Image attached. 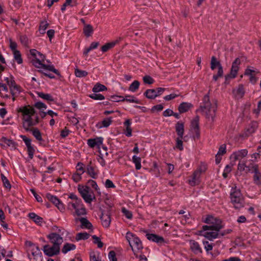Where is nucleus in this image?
Returning a JSON list of instances; mask_svg holds the SVG:
<instances>
[{"label": "nucleus", "mask_w": 261, "mask_h": 261, "mask_svg": "<svg viewBox=\"0 0 261 261\" xmlns=\"http://www.w3.org/2000/svg\"><path fill=\"white\" fill-rule=\"evenodd\" d=\"M17 112L22 115V127L26 132H30L31 128L33 127V117L36 111L33 106L27 105L21 107L17 109Z\"/></svg>", "instance_id": "nucleus-1"}, {"label": "nucleus", "mask_w": 261, "mask_h": 261, "mask_svg": "<svg viewBox=\"0 0 261 261\" xmlns=\"http://www.w3.org/2000/svg\"><path fill=\"white\" fill-rule=\"evenodd\" d=\"M30 53L31 55L34 58V59L32 60V63L35 67L37 68H42L44 69L48 70L53 72L57 75L61 76L60 72L55 68L54 65L43 64L42 62H43L45 60V56L44 55L35 49H30Z\"/></svg>", "instance_id": "nucleus-2"}, {"label": "nucleus", "mask_w": 261, "mask_h": 261, "mask_svg": "<svg viewBox=\"0 0 261 261\" xmlns=\"http://www.w3.org/2000/svg\"><path fill=\"white\" fill-rule=\"evenodd\" d=\"M200 110L202 113L204 114L206 118L209 121H211L212 122L215 121L217 106L216 103L214 105L211 103L208 94L203 96L202 102L200 104Z\"/></svg>", "instance_id": "nucleus-3"}, {"label": "nucleus", "mask_w": 261, "mask_h": 261, "mask_svg": "<svg viewBox=\"0 0 261 261\" xmlns=\"http://www.w3.org/2000/svg\"><path fill=\"white\" fill-rule=\"evenodd\" d=\"M230 202L236 210H240L245 206V199L241 191L237 187H232L230 193Z\"/></svg>", "instance_id": "nucleus-4"}, {"label": "nucleus", "mask_w": 261, "mask_h": 261, "mask_svg": "<svg viewBox=\"0 0 261 261\" xmlns=\"http://www.w3.org/2000/svg\"><path fill=\"white\" fill-rule=\"evenodd\" d=\"M125 238L129 243L136 257H138V253L143 248L141 240L134 233L127 231Z\"/></svg>", "instance_id": "nucleus-5"}, {"label": "nucleus", "mask_w": 261, "mask_h": 261, "mask_svg": "<svg viewBox=\"0 0 261 261\" xmlns=\"http://www.w3.org/2000/svg\"><path fill=\"white\" fill-rule=\"evenodd\" d=\"M77 190L84 201L87 203H91L96 198L93 191L88 186L79 185Z\"/></svg>", "instance_id": "nucleus-6"}, {"label": "nucleus", "mask_w": 261, "mask_h": 261, "mask_svg": "<svg viewBox=\"0 0 261 261\" xmlns=\"http://www.w3.org/2000/svg\"><path fill=\"white\" fill-rule=\"evenodd\" d=\"M100 218L103 227L107 228H109L111 222L110 210H101Z\"/></svg>", "instance_id": "nucleus-7"}, {"label": "nucleus", "mask_w": 261, "mask_h": 261, "mask_svg": "<svg viewBox=\"0 0 261 261\" xmlns=\"http://www.w3.org/2000/svg\"><path fill=\"white\" fill-rule=\"evenodd\" d=\"M241 60L240 58H237L232 62L230 74L225 75V79L226 80H227L228 77L234 79L237 76Z\"/></svg>", "instance_id": "nucleus-8"}, {"label": "nucleus", "mask_w": 261, "mask_h": 261, "mask_svg": "<svg viewBox=\"0 0 261 261\" xmlns=\"http://www.w3.org/2000/svg\"><path fill=\"white\" fill-rule=\"evenodd\" d=\"M251 172L253 173V181L254 184L257 186H261V172L259 171L258 165L254 164L252 166Z\"/></svg>", "instance_id": "nucleus-9"}, {"label": "nucleus", "mask_w": 261, "mask_h": 261, "mask_svg": "<svg viewBox=\"0 0 261 261\" xmlns=\"http://www.w3.org/2000/svg\"><path fill=\"white\" fill-rule=\"evenodd\" d=\"M60 247L58 245H53L50 247L48 245H46L43 247V252L46 255L48 256H52L55 255H57L60 252Z\"/></svg>", "instance_id": "nucleus-10"}, {"label": "nucleus", "mask_w": 261, "mask_h": 261, "mask_svg": "<svg viewBox=\"0 0 261 261\" xmlns=\"http://www.w3.org/2000/svg\"><path fill=\"white\" fill-rule=\"evenodd\" d=\"M199 117L196 116L191 121V126L193 129L195 134L193 138L194 139H199L200 136V128H199Z\"/></svg>", "instance_id": "nucleus-11"}, {"label": "nucleus", "mask_w": 261, "mask_h": 261, "mask_svg": "<svg viewBox=\"0 0 261 261\" xmlns=\"http://www.w3.org/2000/svg\"><path fill=\"white\" fill-rule=\"evenodd\" d=\"M146 237L148 240L155 242L160 246L167 243L163 237L156 234L147 233Z\"/></svg>", "instance_id": "nucleus-12"}, {"label": "nucleus", "mask_w": 261, "mask_h": 261, "mask_svg": "<svg viewBox=\"0 0 261 261\" xmlns=\"http://www.w3.org/2000/svg\"><path fill=\"white\" fill-rule=\"evenodd\" d=\"M47 237L53 245L56 244L59 247L63 241L62 237H61L60 234L56 232L50 233L47 236Z\"/></svg>", "instance_id": "nucleus-13"}, {"label": "nucleus", "mask_w": 261, "mask_h": 261, "mask_svg": "<svg viewBox=\"0 0 261 261\" xmlns=\"http://www.w3.org/2000/svg\"><path fill=\"white\" fill-rule=\"evenodd\" d=\"M248 154V150L246 149L239 150L233 152L230 155V158L233 159L234 161L241 160L245 157Z\"/></svg>", "instance_id": "nucleus-14"}, {"label": "nucleus", "mask_w": 261, "mask_h": 261, "mask_svg": "<svg viewBox=\"0 0 261 261\" xmlns=\"http://www.w3.org/2000/svg\"><path fill=\"white\" fill-rule=\"evenodd\" d=\"M86 173L92 178L96 179L98 177V171H95V167L90 161L86 166Z\"/></svg>", "instance_id": "nucleus-15"}, {"label": "nucleus", "mask_w": 261, "mask_h": 261, "mask_svg": "<svg viewBox=\"0 0 261 261\" xmlns=\"http://www.w3.org/2000/svg\"><path fill=\"white\" fill-rule=\"evenodd\" d=\"M103 138L102 137H97L94 139H89L87 141V144L91 148H94L97 146L99 148L101 145L102 144Z\"/></svg>", "instance_id": "nucleus-16"}, {"label": "nucleus", "mask_w": 261, "mask_h": 261, "mask_svg": "<svg viewBox=\"0 0 261 261\" xmlns=\"http://www.w3.org/2000/svg\"><path fill=\"white\" fill-rule=\"evenodd\" d=\"M258 127V122L255 121H252L246 129L245 136H249L254 133Z\"/></svg>", "instance_id": "nucleus-17"}, {"label": "nucleus", "mask_w": 261, "mask_h": 261, "mask_svg": "<svg viewBox=\"0 0 261 261\" xmlns=\"http://www.w3.org/2000/svg\"><path fill=\"white\" fill-rule=\"evenodd\" d=\"M232 93L236 98H242L245 94L244 86L242 84H240L237 89H233L232 90Z\"/></svg>", "instance_id": "nucleus-18"}, {"label": "nucleus", "mask_w": 261, "mask_h": 261, "mask_svg": "<svg viewBox=\"0 0 261 261\" xmlns=\"http://www.w3.org/2000/svg\"><path fill=\"white\" fill-rule=\"evenodd\" d=\"M190 249L194 254H198L202 252V250L198 242L194 240H191L190 241Z\"/></svg>", "instance_id": "nucleus-19"}, {"label": "nucleus", "mask_w": 261, "mask_h": 261, "mask_svg": "<svg viewBox=\"0 0 261 261\" xmlns=\"http://www.w3.org/2000/svg\"><path fill=\"white\" fill-rule=\"evenodd\" d=\"M76 220L80 221L81 223V227L82 228H87L88 229H92L93 228L92 223L86 218L83 217L76 219Z\"/></svg>", "instance_id": "nucleus-20"}, {"label": "nucleus", "mask_w": 261, "mask_h": 261, "mask_svg": "<svg viewBox=\"0 0 261 261\" xmlns=\"http://www.w3.org/2000/svg\"><path fill=\"white\" fill-rule=\"evenodd\" d=\"M193 107L191 103L182 102L179 105L178 110L180 113H184L188 112Z\"/></svg>", "instance_id": "nucleus-21"}, {"label": "nucleus", "mask_w": 261, "mask_h": 261, "mask_svg": "<svg viewBox=\"0 0 261 261\" xmlns=\"http://www.w3.org/2000/svg\"><path fill=\"white\" fill-rule=\"evenodd\" d=\"M112 117H107L105 118L102 121L98 122L96 126L98 128L102 127H108L112 123Z\"/></svg>", "instance_id": "nucleus-22"}, {"label": "nucleus", "mask_w": 261, "mask_h": 261, "mask_svg": "<svg viewBox=\"0 0 261 261\" xmlns=\"http://www.w3.org/2000/svg\"><path fill=\"white\" fill-rule=\"evenodd\" d=\"M175 130L178 137L183 138L184 134V123L181 121H178L175 124Z\"/></svg>", "instance_id": "nucleus-23"}, {"label": "nucleus", "mask_w": 261, "mask_h": 261, "mask_svg": "<svg viewBox=\"0 0 261 261\" xmlns=\"http://www.w3.org/2000/svg\"><path fill=\"white\" fill-rule=\"evenodd\" d=\"M197 172H194L192 175L191 179L189 180V184L191 186H195L196 185H198L200 182V176L198 175Z\"/></svg>", "instance_id": "nucleus-24"}, {"label": "nucleus", "mask_w": 261, "mask_h": 261, "mask_svg": "<svg viewBox=\"0 0 261 261\" xmlns=\"http://www.w3.org/2000/svg\"><path fill=\"white\" fill-rule=\"evenodd\" d=\"M119 42L118 40H116L114 41H112L111 42L107 43L101 46V50L103 53H105L108 51L109 49L114 47L116 44H117Z\"/></svg>", "instance_id": "nucleus-25"}, {"label": "nucleus", "mask_w": 261, "mask_h": 261, "mask_svg": "<svg viewBox=\"0 0 261 261\" xmlns=\"http://www.w3.org/2000/svg\"><path fill=\"white\" fill-rule=\"evenodd\" d=\"M37 95L38 97L46 100L48 103L54 101L53 97L50 94L40 92L37 93Z\"/></svg>", "instance_id": "nucleus-26"}, {"label": "nucleus", "mask_w": 261, "mask_h": 261, "mask_svg": "<svg viewBox=\"0 0 261 261\" xmlns=\"http://www.w3.org/2000/svg\"><path fill=\"white\" fill-rule=\"evenodd\" d=\"M217 67H218V70L220 69V68H221V69H223V67L220 62L217 61L216 57L213 56L211 61V68L213 70L215 69Z\"/></svg>", "instance_id": "nucleus-27"}, {"label": "nucleus", "mask_w": 261, "mask_h": 261, "mask_svg": "<svg viewBox=\"0 0 261 261\" xmlns=\"http://www.w3.org/2000/svg\"><path fill=\"white\" fill-rule=\"evenodd\" d=\"M28 216L30 219H32L34 222L39 225H41V223L43 222V218L34 213H30Z\"/></svg>", "instance_id": "nucleus-28"}, {"label": "nucleus", "mask_w": 261, "mask_h": 261, "mask_svg": "<svg viewBox=\"0 0 261 261\" xmlns=\"http://www.w3.org/2000/svg\"><path fill=\"white\" fill-rule=\"evenodd\" d=\"M32 133L33 136L36 138L37 140L38 141H43V138L42 137V135L39 130V129L37 127H33L31 128V131Z\"/></svg>", "instance_id": "nucleus-29"}, {"label": "nucleus", "mask_w": 261, "mask_h": 261, "mask_svg": "<svg viewBox=\"0 0 261 261\" xmlns=\"http://www.w3.org/2000/svg\"><path fill=\"white\" fill-rule=\"evenodd\" d=\"M218 231L216 232H204L202 235L210 241H213V239L219 237Z\"/></svg>", "instance_id": "nucleus-30"}, {"label": "nucleus", "mask_w": 261, "mask_h": 261, "mask_svg": "<svg viewBox=\"0 0 261 261\" xmlns=\"http://www.w3.org/2000/svg\"><path fill=\"white\" fill-rule=\"evenodd\" d=\"M76 248V246L73 244H71L69 243H65L62 249V252L64 254L67 253L68 251L71 250H73Z\"/></svg>", "instance_id": "nucleus-31"}, {"label": "nucleus", "mask_w": 261, "mask_h": 261, "mask_svg": "<svg viewBox=\"0 0 261 261\" xmlns=\"http://www.w3.org/2000/svg\"><path fill=\"white\" fill-rule=\"evenodd\" d=\"M121 101H127L128 102H133V103H140V101L135 98L133 95H125V97H122V99H121Z\"/></svg>", "instance_id": "nucleus-32"}, {"label": "nucleus", "mask_w": 261, "mask_h": 261, "mask_svg": "<svg viewBox=\"0 0 261 261\" xmlns=\"http://www.w3.org/2000/svg\"><path fill=\"white\" fill-rule=\"evenodd\" d=\"M144 95L148 99H154L157 97L155 89H147L144 92Z\"/></svg>", "instance_id": "nucleus-33"}, {"label": "nucleus", "mask_w": 261, "mask_h": 261, "mask_svg": "<svg viewBox=\"0 0 261 261\" xmlns=\"http://www.w3.org/2000/svg\"><path fill=\"white\" fill-rule=\"evenodd\" d=\"M210 225L211 226L217 227V229L214 230L215 231H219L222 228H223V226L222 225V221L217 218H216L215 221L213 222V223H211Z\"/></svg>", "instance_id": "nucleus-34"}, {"label": "nucleus", "mask_w": 261, "mask_h": 261, "mask_svg": "<svg viewBox=\"0 0 261 261\" xmlns=\"http://www.w3.org/2000/svg\"><path fill=\"white\" fill-rule=\"evenodd\" d=\"M1 177L4 187L8 189L9 191H10L11 189V185L8 179L3 173H1Z\"/></svg>", "instance_id": "nucleus-35"}, {"label": "nucleus", "mask_w": 261, "mask_h": 261, "mask_svg": "<svg viewBox=\"0 0 261 261\" xmlns=\"http://www.w3.org/2000/svg\"><path fill=\"white\" fill-rule=\"evenodd\" d=\"M107 90V88L103 85L100 83H96L92 88V91L94 93H97Z\"/></svg>", "instance_id": "nucleus-36"}, {"label": "nucleus", "mask_w": 261, "mask_h": 261, "mask_svg": "<svg viewBox=\"0 0 261 261\" xmlns=\"http://www.w3.org/2000/svg\"><path fill=\"white\" fill-rule=\"evenodd\" d=\"M83 32L87 37H90L93 32V27L90 24L86 25L83 29Z\"/></svg>", "instance_id": "nucleus-37"}, {"label": "nucleus", "mask_w": 261, "mask_h": 261, "mask_svg": "<svg viewBox=\"0 0 261 261\" xmlns=\"http://www.w3.org/2000/svg\"><path fill=\"white\" fill-rule=\"evenodd\" d=\"M46 197L55 205L60 203V199L56 196L53 195L49 193H47L46 194Z\"/></svg>", "instance_id": "nucleus-38"}, {"label": "nucleus", "mask_w": 261, "mask_h": 261, "mask_svg": "<svg viewBox=\"0 0 261 261\" xmlns=\"http://www.w3.org/2000/svg\"><path fill=\"white\" fill-rule=\"evenodd\" d=\"M10 90L12 96H16L21 92V88L20 86L17 85L13 86L12 88H11V89Z\"/></svg>", "instance_id": "nucleus-39"}, {"label": "nucleus", "mask_w": 261, "mask_h": 261, "mask_svg": "<svg viewBox=\"0 0 261 261\" xmlns=\"http://www.w3.org/2000/svg\"><path fill=\"white\" fill-rule=\"evenodd\" d=\"M2 141L8 146L10 147H12V148L15 149L17 145V144L13 141L12 140L8 139L6 137H3L2 138Z\"/></svg>", "instance_id": "nucleus-40"}, {"label": "nucleus", "mask_w": 261, "mask_h": 261, "mask_svg": "<svg viewBox=\"0 0 261 261\" xmlns=\"http://www.w3.org/2000/svg\"><path fill=\"white\" fill-rule=\"evenodd\" d=\"M70 205H71L73 209H77L78 207L83 206V204L81 199L78 198L77 199L75 200L74 202L69 203L68 206H70Z\"/></svg>", "instance_id": "nucleus-41"}, {"label": "nucleus", "mask_w": 261, "mask_h": 261, "mask_svg": "<svg viewBox=\"0 0 261 261\" xmlns=\"http://www.w3.org/2000/svg\"><path fill=\"white\" fill-rule=\"evenodd\" d=\"M133 163L135 164V167L136 170H140L141 168V158L136 155H134L132 158Z\"/></svg>", "instance_id": "nucleus-42"}, {"label": "nucleus", "mask_w": 261, "mask_h": 261, "mask_svg": "<svg viewBox=\"0 0 261 261\" xmlns=\"http://www.w3.org/2000/svg\"><path fill=\"white\" fill-rule=\"evenodd\" d=\"M90 237V235L89 233H88L86 232H80L76 234L75 237V239L77 241L83 240H87Z\"/></svg>", "instance_id": "nucleus-43"}, {"label": "nucleus", "mask_w": 261, "mask_h": 261, "mask_svg": "<svg viewBox=\"0 0 261 261\" xmlns=\"http://www.w3.org/2000/svg\"><path fill=\"white\" fill-rule=\"evenodd\" d=\"M140 82L138 81H134L130 85L128 90L132 92H136L139 89Z\"/></svg>", "instance_id": "nucleus-44"}, {"label": "nucleus", "mask_w": 261, "mask_h": 261, "mask_svg": "<svg viewBox=\"0 0 261 261\" xmlns=\"http://www.w3.org/2000/svg\"><path fill=\"white\" fill-rule=\"evenodd\" d=\"M207 170V166L205 164L201 163L198 168L194 171L197 172L200 176L202 173H204Z\"/></svg>", "instance_id": "nucleus-45"}, {"label": "nucleus", "mask_w": 261, "mask_h": 261, "mask_svg": "<svg viewBox=\"0 0 261 261\" xmlns=\"http://www.w3.org/2000/svg\"><path fill=\"white\" fill-rule=\"evenodd\" d=\"M13 54L14 59L17 63L19 64H21L23 62V60L21 58L20 52L19 50H14Z\"/></svg>", "instance_id": "nucleus-46"}, {"label": "nucleus", "mask_w": 261, "mask_h": 261, "mask_svg": "<svg viewBox=\"0 0 261 261\" xmlns=\"http://www.w3.org/2000/svg\"><path fill=\"white\" fill-rule=\"evenodd\" d=\"M75 75L78 77H86L88 75V72L85 70H82L79 69H75L74 71Z\"/></svg>", "instance_id": "nucleus-47"}, {"label": "nucleus", "mask_w": 261, "mask_h": 261, "mask_svg": "<svg viewBox=\"0 0 261 261\" xmlns=\"http://www.w3.org/2000/svg\"><path fill=\"white\" fill-rule=\"evenodd\" d=\"M34 108H36L40 111H43L47 108V106L41 101H37L33 105Z\"/></svg>", "instance_id": "nucleus-48"}, {"label": "nucleus", "mask_w": 261, "mask_h": 261, "mask_svg": "<svg viewBox=\"0 0 261 261\" xmlns=\"http://www.w3.org/2000/svg\"><path fill=\"white\" fill-rule=\"evenodd\" d=\"M49 24L46 21H41L39 26V31L41 34L45 33V30L47 28Z\"/></svg>", "instance_id": "nucleus-49"}, {"label": "nucleus", "mask_w": 261, "mask_h": 261, "mask_svg": "<svg viewBox=\"0 0 261 261\" xmlns=\"http://www.w3.org/2000/svg\"><path fill=\"white\" fill-rule=\"evenodd\" d=\"M183 138L178 137L176 140L175 147L181 151L184 149L183 142L182 141Z\"/></svg>", "instance_id": "nucleus-50"}, {"label": "nucleus", "mask_w": 261, "mask_h": 261, "mask_svg": "<svg viewBox=\"0 0 261 261\" xmlns=\"http://www.w3.org/2000/svg\"><path fill=\"white\" fill-rule=\"evenodd\" d=\"M33 257H30V255L28 253V257L31 261H42V253L32 255Z\"/></svg>", "instance_id": "nucleus-51"}, {"label": "nucleus", "mask_w": 261, "mask_h": 261, "mask_svg": "<svg viewBox=\"0 0 261 261\" xmlns=\"http://www.w3.org/2000/svg\"><path fill=\"white\" fill-rule=\"evenodd\" d=\"M76 172H79L80 174H83L85 172L84 164L81 162H79L76 165Z\"/></svg>", "instance_id": "nucleus-52"}, {"label": "nucleus", "mask_w": 261, "mask_h": 261, "mask_svg": "<svg viewBox=\"0 0 261 261\" xmlns=\"http://www.w3.org/2000/svg\"><path fill=\"white\" fill-rule=\"evenodd\" d=\"M92 239L94 240V243L97 244L98 248H102L103 245V243L101 241L100 238L95 235L92 236Z\"/></svg>", "instance_id": "nucleus-53"}, {"label": "nucleus", "mask_w": 261, "mask_h": 261, "mask_svg": "<svg viewBox=\"0 0 261 261\" xmlns=\"http://www.w3.org/2000/svg\"><path fill=\"white\" fill-rule=\"evenodd\" d=\"M89 97L94 100H103L105 99V96L103 95L96 93L90 94Z\"/></svg>", "instance_id": "nucleus-54"}, {"label": "nucleus", "mask_w": 261, "mask_h": 261, "mask_svg": "<svg viewBox=\"0 0 261 261\" xmlns=\"http://www.w3.org/2000/svg\"><path fill=\"white\" fill-rule=\"evenodd\" d=\"M74 210H75L76 214L77 216L84 215L86 214V208L83 206Z\"/></svg>", "instance_id": "nucleus-55"}, {"label": "nucleus", "mask_w": 261, "mask_h": 261, "mask_svg": "<svg viewBox=\"0 0 261 261\" xmlns=\"http://www.w3.org/2000/svg\"><path fill=\"white\" fill-rule=\"evenodd\" d=\"M82 174L79 172H75L72 174V179L75 182H78L82 179Z\"/></svg>", "instance_id": "nucleus-56"}, {"label": "nucleus", "mask_w": 261, "mask_h": 261, "mask_svg": "<svg viewBox=\"0 0 261 261\" xmlns=\"http://www.w3.org/2000/svg\"><path fill=\"white\" fill-rule=\"evenodd\" d=\"M143 82L145 84H152L154 83V80L149 75H145L143 78Z\"/></svg>", "instance_id": "nucleus-57"}, {"label": "nucleus", "mask_w": 261, "mask_h": 261, "mask_svg": "<svg viewBox=\"0 0 261 261\" xmlns=\"http://www.w3.org/2000/svg\"><path fill=\"white\" fill-rule=\"evenodd\" d=\"M87 184L91 186L92 188H93L95 190V191L98 192L99 191V188H98L96 182L95 180H93L92 179H90L88 181Z\"/></svg>", "instance_id": "nucleus-58"}, {"label": "nucleus", "mask_w": 261, "mask_h": 261, "mask_svg": "<svg viewBox=\"0 0 261 261\" xmlns=\"http://www.w3.org/2000/svg\"><path fill=\"white\" fill-rule=\"evenodd\" d=\"M223 75V69H221V68H220V69L218 70L217 74H214L213 76V80L214 81H217L219 77H222Z\"/></svg>", "instance_id": "nucleus-59"}, {"label": "nucleus", "mask_w": 261, "mask_h": 261, "mask_svg": "<svg viewBox=\"0 0 261 261\" xmlns=\"http://www.w3.org/2000/svg\"><path fill=\"white\" fill-rule=\"evenodd\" d=\"M122 212L127 219H131L132 218V213L129 210H127L125 208L123 207L122 209Z\"/></svg>", "instance_id": "nucleus-60"}, {"label": "nucleus", "mask_w": 261, "mask_h": 261, "mask_svg": "<svg viewBox=\"0 0 261 261\" xmlns=\"http://www.w3.org/2000/svg\"><path fill=\"white\" fill-rule=\"evenodd\" d=\"M226 152V147L225 144L220 146L217 152L218 155H222Z\"/></svg>", "instance_id": "nucleus-61"}, {"label": "nucleus", "mask_w": 261, "mask_h": 261, "mask_svg": "<svg viewBox=\"0 0 261 261\" xmlns=\"http://www.w3.org/2000/svg\"><path fill=\"white\" fill-rule=\"evenodd\" d=\"M31 252L32 255L37 254L39 253H41V252L40 250V249L38 246L35 245L33 246V247L31 248Z\"/></svg>", "instance_id": "nucleus-62"}, {"label": "nucleus", "mask_w": 261, "mask_h": 261, "mask_svg": "<svg viewBox=\"0 0 261 261\" xmlns=\"http://www.w3.org/2000/svg\"><path fill=\"white\" fill-rule=\"evenodd\" d=\"M216 218L212 215H207L203 222L210 225L211 223H213V222L215 221Z\"/></svg>", "instance_id": "nucleus-63"}, {"label": "nucleus", "mask_w": 261, "mask_h": 261, "mask_svg": "<svg viewBox=\"0 0 261 261\" xmlns=\"http://www.w3.org/2000/svg\"><path fill=\"white\" fill-rule=\"evenodd\" d=\"M20 138L22 139L27 147L32 146L31 144V140L27 138L25 136L21 135Z\"/></svg>", "instance_id": "nucleus-64"}]
</instances>
